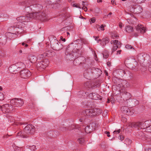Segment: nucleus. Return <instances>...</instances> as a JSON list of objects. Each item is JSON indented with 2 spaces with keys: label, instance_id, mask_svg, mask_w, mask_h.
Segmentation results:
<instances>
[{
  "label": "nucleus",
  "instance_id": "7",
  "mask_svg": "<svg viewBox=\"0 0 151 151\" xmlns=\"http://www.w3.org/2000/svg\"><path fill=\"white\" fill-rule=\"evenodd\" d=\"M0 109L2 112L6 114L11 112L14 109L11 104H5L2 106H0Z\"/></svg>",
  "mask_w": 151,
  "mask_h": 151
},
{
  "label": "nucleus",
  "instance_id": "39",
  "mask_svg": "<svg viewBox=\"0 0 151 151\" xmlns=\"http://www.w3.org/2000/svg\"><path fill=\"white\" fill-rule=\"evenodd\" d=\"M89 21L91 24V23H94L96 21V18L95 17H93L89 20Z\"/></svg>",
  "mask_w": 151,
  "mask_h": 151
},
{
  "label": "nucleus",
  "instance_id": "4",
  "mask_svg": "<svg viewBox=\"0 0 151 151\" xmlns=\"http://www.w3.org/2000/svg\"><path fill=\"white\" fill-rule=\"evenodd\" d=\"M24 131L25 133L26 136L24 137L27 138L30 135L33 134L35 132V127L32 124H29L27 125L24 128Z\"/></svg>",
  "mask_w": 151,
  "mask_h": 151
},
{
  "label": "nucleus",
  "instance_id": "10",
  "mask_svg": "<svg viewBox=\"0 0 151 151\" xmlns=\"http://www.w3.org/2000/svg\"><path fill=\"white\" fill-rule=\"evenodd\" d=\"M86 61L85 58L82 56H80L74 59L73 62V64L76 65H78L80 64L84 63Z\"/></svg>",
  "mask_w": 151,
  "mask_h": 151
},
{
  "label": "nucleus",
  "instance_id": "63",
  "mask_svg": "<svg viewBox=\"0 0 151 151\" xmlns=\"http://www.w3.org/2000/svg\"><path fill=\"white\" fill-rule=\"evenodd\" d=\"M8 137V136L7 135H4L3 136V138H6V137Z\"/></svg>",
  "mask_w": 151,
  "mask_h": 151
},
{
  "label": "nucleus",
  "instance_id": "62",
  "mask_svg": "<svg viewBox=\"0 0 151 151\" xmlns=\"http://www.w3.org/2000/svg\"><path fill=\"white\" fill-rule=\"evenodd\" d=\"M102 2V0H98L97 2L98 3L101 2Z\"/></svg>",
  "mask_w": 151,
  "mask_h": 151
},
{
  "label": "nucleus",
  "instance_id": "34",
  "mask_svg": "<svg viewBox=\"0 0 151 151\" xmlns=\"http://www.w3.org/2000/svg\"><path fill=\"white\" fill-rule=\"evenodd\" d=\"M110 98L111 99V102L112 104H114L115 101V100L114 97L112 96H111Z\"/></svg>",
  "mask_w": 151,
  "mask_h": 151
},
{
  "label": "nucleus",
  "instance_id": "20",
  "mask_svg": "<svg viewBox=\"0 0 151 151\" xmlns=\"http://www.w3.org/2000/svg\"><path fill=\"white\" fill-rule=\"evenodd\" d=\"M34 0H30L25 2L24 6L26 8H28L29 9H31V7L33 6Z\"/></svg>",
  "mask_w": 151,
  "mask_h": 151
},
{
  "label": "nucleus",
  "instance_id": "13",
  "mask_svg": "<svg viewBox=\"0 0 151 151\" xmlns=\"http://www.w3.org/2000/svg\"><path fill=\"white\" fill-rule=\"evenodd\" d=\"M150 121L147 120L144 122H140L139 128L141 129H146V131L147 132V130L149 129L150 127H149V125L150 124Z\"/></svg>",
  "mask_w": 151,
  "mask_h": 151
},
{
  "label": "nucleus",
  "instance_id": "49",
  "mask_svg": "<svg viewBox=\"0 0 151 151\" xmlns=\"http://www.w3.org/2000/svg\"><path fill=\"white\" fill-rule=\"evenodd\" d=\"M60 39L63 42H65V38H63L62 36L60 37Z\"/></svg>",
  "mask_w": 151,
  "mask_h": 151
},
{
  "label": "nucleus",
  "instance_id": "58",
  "mask_svg": "<svg viewBox=\"0 0 151 151\" xmlns=\"http://www.w3.org/2000/svg\"><path fill=\"white\" fill-rule=\"evenodd\" d=\"M28 46V45L26 44V43L25 42V48L27 47Z\"/></svg>",
  "mask_w": 151,
  "mask_h": 151
},
{
  "label": "nucleus",
  "instance_id": "28",
  "mask_svg": "<svg viewBox=\"0 0 151 151\" xmlns=\"http://www.w3.org/2000/svg\"><path fill=\"white\" fill-rule=\"evenodd\" d=\"M103 57L104 58H107L109 56L108 52L107 50H104L103 53Z\"/></svg>",
  "mask_w": 151,
  "mask_h": 151
},
{
  "label": "nucleus",
  "instance_id": "3",
  "mask_svg": "<svg viewBox=\"0 0 151 151\" xmlns=\"http://www.w3.org/2000/svg\"><path fill=\"white\" fill-rule=\"evenodd\" d=\"M24 102L22 99L20 98H15L12 99L10 101V103L14 109L16 108L20 107L24 104Z\"/></svg>",
  "mask_w": 151,
  "mask_h": 151
},
{
  "label": "nucleus",
  "instance_id": "40",
  "mask_svg": "<svg viewBox=\"0 0 151 151\" xmlns=\"http://www.w3.org/2000/svg\"><path fill=\"white\" fill-rule=\"evenodd\" d=\"M4 99V96L3 94L0 93V101H2Z\"/></svg>",
  "mask_w": 151,
  "mask_h": 151
},
{
  "label": "nucleus",
  "instance_id": "26",
  "mask_svg": "<svg viewBox=\"0 0 151 151\" xmlns=\"http://www.w3.org/2000/svg\"><path fill=\"white\" fill-rule=\"evenodd\" d=\"M78 141L80 144L83 145L84 143L85 140L84 138L80 137L78 139Z\"/></svg>",
  "mask_w": 151,
  "mask_h": 151
},
{
  "label": "nucleus",
  "instance_id": "48",
  "mask_svg": "<svg viewBox=\"0 0 151 151\" xmlns=\"http://www.w3.org/2000/svg\"><path fill=\"white\" fill-rule=\"evenodd\" d=\"M149 127H150V128H149V129L147 130V132H151V125H149Z\"/></svg>",
  "mask_w": 151,
  "mask_h": 151
},
{
  "label": "nucleus",
  "instance_id": "16",
  "mask_svg": "<svg viewBox=\"0 0 151 151\" xmlns=\"http://www.w3.org/2000/svg\"><path fill=\"white\" fill-rule=\"evenodd\" d=\"M9 70L13 74H16L20 70L18 68V66L16 64H14L11 65L9 68Z\"/></svg>",
  "mask_w": 151,
  "mask_h": 151
},
{
  "label": "nucleus",
  "instance_id": "64",
  "mask_svg": "<svg viewBox=\"0 0 151 151\" xmlns=\"http://www.w3.org/2000/svg\"><path fill=\"white\" fill-rule=\"evenodd\" d=\"M147 150V151H151V148H148Z\"/></svg>",
  "mask_w": 151,
  "mask_h": 151
},
{
  "label": "nucleus",
  "instance_id": "14",
  "mask_svg": "<svg viewBox=\"0 0 151 151\" xmlns=\"http://www.w3.org/2000/svg\"><path fill=\"white\" fill-rule=\"evenodd\" d=\"M55 55V53L51 50H48L46 51L42 55H40V58H43L44 56H47L48 57H51L54 56Z\"/></svg>",
  "mask_w": 151,
  "mask_h": 151
},
{
  "label": "nucleus",
  "instance_id": "38",
  "mask_svg": "<svg viewBox=\"0 0 151 151\" xmlns=\"http://www.w3.org/2000/svg\"><path fill=\"white\" fill-rule=\"evenodd\" d=\"M111 38L113 39H118L119 37V36L118 35H116V34H113L111 36Z\"/></svg>",
  "mask_w": 151,
  "mask_h": 151
},
{
  "label": "nucleus",
  "instance_id": "18",
  "mask_svg": "<svg viewBox=\"0 0 151 151\" xmlns=\"http://www.w3.org/2000/svg\"><path fill=\"white\" fill-rule=\"evenodd\" d=\"M121 98H123L124 101H127L131 97V95L129 93L124 92L121 93Z\"/></svg>",
  "mask_w": 151,
  "mask_h": 151
},
{
  "label": "nucleus",
  "instance_id": "41",
  "mask_svg": "<svg viewBox=\"0 0 151 151\" xmlns=\"http://www.w3.org/2000/svg\"><path fill=\"white\" fill-rule=\"evenodd\" d=\"M60 130L62 131H65L67 130L68 129L65 127H63L60 128Z\"/></svg>",
  "mask_w": 151,
  "mask_h": 151
},
{
  "label": "nucleus",
  "instance_id": "47",
  "mask_svg": "<svg viewBox=\"0 0 151 151\" xmlns=\"http://www.w3.org/2000/svg\"><path fill=\"white\" fill-rule=\"evenodd\" d=\"M82 9H83L86 12L87 10V7L83 6L82 7Z\"/></svg>",
  "mask_w": 151,
  "mask_h": 151
},
{
  "label": "nucleus",
  "instance_id": "30",
  "mask_svg": "<svg viewBox=\"0 0 151 151\" xmlns=\"http://www.w3.org/2000/svg\"><path fill=\"white\" fill-rule=\"evenodd\" d=\"M85 130L86 133H88L91 131V129L90 128L89 125H88L86 127Z\"/></svg>",
  "mask_w": 151,
  "mask_h": 151
},
{
  "label": "nucleus",
  "instance_id": "50",
  "mask_svg": "<svg viewBox=\"0 0 151 151\" xmlns=\"http://www.w3.org/2000/svg\"><path fill=\"white\" fill-rule=\"evenodd\" d=\"M119 70L121 72H123L124 73V74H126V72L125 70Z\"/></svg>",
  "mask_w": 151,
  "mask_h": 151
},
{
  "label": "nucleus",
  "instance_id": "29",
  "mask_svg": "<svg viewBox=\"0 0 151 151\" xmlns=\"http://www.w3.org/2000/svg\"><path fill=\"white\" fill-rule=\"evenodd\" d=\"M16 65L17 66H18V68L19 69L20 68L24 67V63L20 62L17 63Z\"/></svg>",
  "mask_w": 151,
  "mask_h": 151
},
{
  "label": "nucleus",
  "instance_id": "24",
  "mask_svg": "<svg viewBox=\"0 0 151 151\" xmlns=\"http://www.w3.org/2000/svg\"><path fill=\"white\" fill-rule=\"evenodd\" d=\"M125 30L127 32L131 33L134 31V29L133 27L130 25H127L125 27Z\"/></svg>",
  "mask_w": 151,
  "mask_h": 151
},
{
  "label": "nucleus",
  "instance_id": "1",
  "mask_svg": "<svg viewBox=\"0 0 151 151\" xmlns=\"http://www.w3.org/2000/svg\"><path fill=\"white\" fill-rule=\"evenodd\" d=\"M31 18L39 19L43 22H45L48 20L46 14L44 12H39L27 14L25 16H22L18 17L16 18V20L19 22L17 23L16 27L18 28H21V30L16 32L14 34L10 32L8 33V35L11 38H14L17 37V34L22 32L24 29L23 28L25 27V24L23 22H29Z\"/></svg>",
  "mask_w": 151,
  "mask_h": 151
},
{
  "label": "nucleus",
  "instance_id": "59",
  "mask_svg": "<svg viewBox=\"0 0 151 151\" xmlns=\"http://www.w3.org/2000/svg\"><path fill=\"white\" fill-rule=\"evenodd\" d=\"M134 102H137V104H138V101H137V100H136V99H134Z\"/></svg>",
  "mask_w": 151,
  "mask_h": 151
},
{
  "label": "nucleus",
  "instance_id": "33",
  "mask_svg": "<svg viewBox=\"0 0 151 151\" xmlns=\"http://www.w3.org/2000/svg\"><path fill=\"white\" fill-rule=\"evenodd\" d=\"M17 136H21L22 137L24 138V137H25L26 136V134L25 133H24V134H22V132L21 131H19L17 133Z\"/></svg>",
  "mask_w": 151,
  "mask_h": 151
},
{
  "label": "nucleus",
  "instance_id": "46",
  "mask_svg": "<svg viewBox=\"0 0 151 151\" xmlns=\"http://www.w3.org/2000/svg\"><path fill=\"white\" fill-rule=\"evenodd\" d=\"M119 27L121 29H122V27L123 24H122V23L121 22H119Z\"/></svg>",
  "mask_w": 151,
  "mask_h": 151
},
{
  "label": "nucleus",
  "instance_id": "32",
  "mask_svg": "<svg viewBox=\"0 0 151 151\" xmlns=\"http://www.w3.org/2000/svg\"><path fill=\"white\" fill-rule=\"evenodd\" d=\"M96 70L97 72L96 73L97 74L98 76H100L102 73V71L101 70L97 68L96 69Z\"/></svg>",
  "mask_w": 151,
  "mask_h": 151
},
{
  "label": "nucleus",
  "instance_id": "51",
  "mask_svg": "<svg viewBox=\"0 0 151 151\" xmlns=\"http://www.w3.org/2000/svg\"><path fill=\"white\" fill-rule=\"evenodd\" d=\"M111 102V99L110 97L108 98L107 99V101L106 102L108 103H109Z\"/></svg>",
  "mask_w": 151,
  "mask_h": 151
},
{
  "label": "nucleus",
  "instance_id": "53",
  "mask_svg": "<svg viewBox=\"0 0 151 151\" xmlns=\"http://www.w3.org/2000/svg\"><path fill=\"white\" fill-rule=\"evenodd\" d=\"M104 72H105V75L106 76H109V74L107 71H106V70H105L104 71Z\"/></svg>",
  "mask_w": 151,
  "mask_h": 151
},
{
  "label": "nucleus",
  "instance_id": "2",
  "mask_svg": "<svg viewBox=\"0 0 151 151\" xmlns=\"http://www.w3.org/2000/svg\"><path fill=\"white\" fill-rule=\"evenodd\" d=\"M85 113L87 116L94 117L100 114L102 112V110L99 109L93 108L87 109L85 110Z\"/></svg>",
  "mask_w": 151,
  "mask_h": 151
},
{
  "label": "nucleus",
  "instance_id": "44",
  "mask_svg": "<svg viewBox=\"0 0 151 151\" xmlns=\"http://www.w3.org/2000/svg\"><path fill=\"white\" fill-rule=\"evenodd\" d=\"M121 130L120 129H118L116 131H115L114 132V133L116 134H118L120 132Z\"/></svg>",
  "mask_w": 151,
  "mask_h": 151
},
{
  "label": "nucleus",
  "instance_id": "8",
  "mask_svg": "<svg viewBox=\"0 0 151 151\" xmlns=\"http://www.w3.org/2000/svg\"><path fill=\"white\" fill-rule=\"evenodd\" d=\"M121 110L122 112L124 114L129 115H133L134 112V110L132 108H129L127 106L121 107Z\"/></svg>",
  "mask_w": 151,
  "mask_h": 151
},
{
  "label": "nucleus",
  "instance_id": "11",
  "mask_svg": "<svg viewBox=\"0 0 151 151\" xmlns=\"http://www.w3.org/2000/svg\"><path fill=\"white\" fill-rule=\"evenodd\" d=\"M31 73L29 71L26 69L20 71V76L22 78L26 79L29 77L31 75Z\"/></svg>",
  "mask_w": 151,
  "mask_h": 151
},
{
  "label": "nucleus",
  "instance_id": "5",
  "mask_svg": "<svg viewBox=\"0 0 151 151\" xmlns=\"http://www.w3.org/2000/svg\"><path fill=\"white\" fill-rule=\"evenodd\" d=\"M48 61L46 59H44L40 61H39L37 64V70L39 71H42L45 69L47 66Z\"/></svg>",
  "mask_w": 151,
  "mask_h": 151
},
{
  "label": "nucleus",
  "instance_id": "9",
  "mask_svg": "<svg viewBox=\"0 0 151 151\" xmlns=\"http://www.w3.org/2000/svg\"><path fill=\"white\" fill-rule=\"evenodd\" d=\"M111 44L113 45V47L111 49V54L115 51L119 47L121 46V43L119 42L118 40H111L110 42Z\"/></svg>",
  "mask_w": 151,
  "mask_h": 151
},
{
  "label": "nucleus",
  "instance_id": "17",
  "mask_svg": "<svg viewBox=\"0 0 151 151\" xmlns=\"http://www.w3.org/2000/svg\"><path fill=\"white\" fill-rule=\"evenodd\" d=\"M136 30L137 31H139L142 34L145 33L147 30L146 27L141 24H138L136 27Z\"/></svg>",
  "mask_w": 151,
  "mask_h": 151
},
{
  "label": "nucleus",
  "instance_id": "36",
  "mask_svg": "<svg viewBox=\"0 0 151 151\" xmlns=\"http://www.w3.org/2000/svg\"><path fill=\"white\" fill-rule=\"evenodd\" d=\"M130 59L129 58H127L125 59L124 61V64L125 65H126V64H129L130 63Z\"/></svg>",
  "mask_w": 151,
  "mask_h": 151
},
{
  "label": "nucleus",
  "instance_id": "42",
  "mask_svg": "<svg viewBox=\"0 0 151 151\" xmlns=\"http://www.w3.org/2000/svg\"><path fill=\"white\" fill-rule=\"evenodd\" d=\"M119 138L121 141H122L124 139V137L123 135H120L119 137Z\"/></svg>",
  "mask_w": 151,
  "mask_h": 151
},
{
  "label": "nucleus",
  "instance_id": "31",
  "mask_svg": "<svg viewBox=\"0 0 151 151\" xmlns=\"http://www.w3.org/2000/svg\"><path fill=\"white\" fill-rule=\"evenodd\" d=\"M92 95H93V97L92 98L93 99L97 100V99L99 96V95L98 94H96L95 93H92Z\"/></svg>",
  "mask_w": 151,
  "mask_h": 151
},
{
  "label": "nucleus",
  "instance_id": "43",
  "mask_svg": "<svg viewBox=\"0 0 151 151\" xmlns=\"http://www.w3.org/2000/svg\"><path fill=\"white\" fill-rule=\"evenodd\" d=\"M73 6L76 7L77 8H81V7H80L79 6L78 4H73Z\"/></svg>",
  "mask_w": 151,
  "mask_h": 151
},
{
  "label": "nucleus",
  "instance_id": "55",
  "mask_svg": "<svg viewBox=\"0 0 151 151\" xmlns=\"http://www.w3.org/2000/svg\"><path fill=\"white\" fill-rule=\"evenodd\" d=\"M106 133L107 134V136L108 137H110V135H109L110 132H106Z\"/></svg>",
  "mask_w": 151,
  "mask_h": 151
},
{
  "label": "nucleus",
  "instance_id": "54",
  "mask_svg": "<svg viewBox=\"0 0 151 151\" xmlns=\"http://www.w3.org/2000/svg\"><path fill=\"white\" fill-rule=\"evenodd\" d=\"M122 50H119L118 51H117V54H121V52Z\"/></svg>",
  "mask_w": 151,
  "mask_h": 151
},
{
  "label": "nucleus",
  "instance_id": "21",
  "mask_svg": "<svg viewBox=\"0 0 151 151\" xmlns=\"http://www.w3.org/2000/svg\"><path fill=\"white\" fill-rule=\"evenodd\" d=\"M140 124V122H133L129 124V126L132 128H137L138 129H139V128Z\"/></svg>",
  "mask_w": 151,
  "mask_h": 151
},
{
  "label": "nucleus",
  "instance_id": "45",
  "mask_svg": "<svg viewBox=\"0 0 151 151\" xmlns=\"http://www.w3.org/2000/svg\"><path fill=\"white\" fill-rule=\"evenodd\" d=\"M111 62L110 61H108L107 63V65L108 67H110L111 65Z\"/></svg>",
  "mask_w": 151,
  "mask_h": 151
},
{
  "label": "nucleus",
  "instance_id": "25",
  "mask_svg": "<svg viewBox=\"0 0 151 151\" xmlns=\"http://www.w3.org/2000/svg\"><path fill=\"white\" fill-rule=\"evenodd\" d=\"M95 26L98 31H104L105 30L104 27H106V25L105 24H102L100 26L98 24H96Z\"/></svg>",
  "mask_w": 151,
  "mask_h": 151
},
{
  "label": "nucleus",
  "instance_id": "19",
  "mask_svg": "<svg viewBox=\"0 0 151 151\" xmlns=\"http://www.w3.org/2000/svg\"><path fill=\"white\" fill-rule=\"evenodd\" d=\"M27 58L32 63H34L37 60L36 57L32 54L29 55Z\"/></svg>",
  "mask_w": 151,
  "mask_h": 151
},
{
  "label": "nucleus",
  "instance_id": "12",
  "mask_svg": "<svg viewBox=\"0 0 151 151\" xmlns=\"http://www.w3.org/2000/svg\"><path fill=\"white\" fill-rule=\"evenodd\" d=\"M82 52L80 49H76L73 51V52L70 55L72 56L73 59H75L80 57L82 55Z\"/></svg>",
  "mask_w": 151,
  "mask_h": 151
},
{
  "label": "nucleus",
  "instance_id": "60",
  "mask_svg": "<svg viewBox=\"0 0 151 151\" xmlns=\"http://www.w3.org/2000/svg\"><path fill=\"white\" fill-rule=\"evenodd\" d=\"M25 42H23L22 43V45H25Z\"/></svg>",
  "mask_w": 151,
  "mask_h": 151
},
{
  "label": "nucleus",
  "instance_id": "27",
  "mask_svg": "<svg viewBox=\"0 0 151 151\" xmlns=\"http://www.w3.org/2000/svg\"><path fill=\"white\" fill-rule=\"evenodd\" d=\"M26 147L27 148H30L31 151H35L37 149L36 146L35 145L32 146L27 145Z\"/></svg>",
  "mask_w": 151,
  "mask_h": 151
},
{
  "label": "nucleus",
  "instance_id": "56",
  "mask_svg": "<svg viewBox=\"0 0 151 151\" xmlns=\"http://www.w3.org/2000/svg\"><path fill=\"white\" fill-rule=\"evenodd\" d=\"M135 37H137L138 36V34L137 33H135L134 34V35Z\"/></svg>",
  "mask_w": 151,
  "mask_h": 151
},
{
  "label": "nucleus",
  "instance_id": "22",
  "mask_svg": "<svg viewBox=\"0 0 151 151\" xmlns=\"http://www.w3.org/2000/svg\"><path fill=\"white\" fill-rule=\"evenodd\" d=\"M142 9L139 5H137L134 8V12L136 14H139L142 12Z\"/></svg>",
  "mask_w": 151,
  "mask_h": 151
},
{
  "label": "nucleus",
  "instance_id": "35",
  "mask_svg": "<svg viewBox=\"0 0 151 151\" xmlns=\"http://www.w3.org/2000/svg\"><path fill=\"white\" fill-rule=\"evenodd\" d=\"M125 47L128 49H134L133 47L131 45L129 44L126 45Z\"/></svg>",
  "mask_w": 151,
  "mask_h": 151
},
{
  "label": "nucleus",
  "instance_id": "52",
  "mask_svg": "<svg viewBox=\"0 0 151 151\" xmlns=\"http://www.w3.org/2000/svg\"><path fill=\"white\" fill-rule=\"evenodd\" d=\"M93 37L95 39V40L97 41L98 40L97 39L99 38V36H93Z\"/></svg>",
  "mask_w": 151,
  "mask_h": 151
},
{
  "label": "nucleus",
  "instance_id": "57",
  "mask_svg": "<svg viewBox=\"0 0 151 151\" xmlns=\"http://www.w3.org/2000/svg\"><path fill=\"white\" fill-rule=\"evenodd\" d=\"M21 151H23L24 150V149L22 147L19 148V149Z\"/></svg>",
  "mask_w": 151,
  "mask_h": 151
},
{
  "label": "nucleus",
  "instance_id": "61",
  "mask_svg": "<svg viewBox=\"0 0 151 151\" xmlns=\"http://www.w3.org/2000/svg\"><path fill=\"white\" fill-rule=\"evenodd\" d=\"M99 41H101V39H99L98 40H97V42L98 43H99Z\"/></svg>",
  "mask_w": 151,
  "mask_h": 151
},
{
  "label": "nucleus",
  "instance_id": "6",
  "mask_svg": "<svg viewBox=\"0 0 151 151\" xmlns=\"http://www.w3.org/2000/svg\"><path fill=\"white\" fill-rule=\"evenodd\" d=\"M51 46L54 50L56 51L60 50L63 47V45L56 40H54L51 42Z\"/></svg>",
  "mask_w": 151,
  "mask_h": 151
},
{
  "label": "nucleus",
  "instance_id": "37",
  "mask_svg": "<svg viewBox=\"0 0 151 151\" xmlns=\"http://www.w3.org/2000/svg\"><path fill=\"white\" fill-rule=\"evenodd\" d=\"M0 55L2 57H5L6 55L5 52L4 51L0 52Z\"/></svg>",
  "mask_w": 151,
  "mask_h": 151
},
{
  "label": "nucleus",
  "instance_id": "23",
  "mask_svg": "<svg viewBox=\"0 0 151 151\" xmlns=\"http://www.w3.org/2000/svg\"><path fill=\"white\" fill-rule=\"evenodd\" d=\"M109 41V39L107 37H106L103 38L101 40V45L103 46H105Z\"/></svg>",
  "mask_w": 151,
  "mask_h": 151
},
{
  "label": "nucleus",
  "instance_id": "15",
  "mask_svg": "<svg viewBox=\"0 0 151 151\" xmlns=\"http://www.w3.org/2000/svg\"><path fill=\"white\" fill-rule=\"evenodd\" d=\"M31 9H33L35 10H39L42 9L43 8L42 6L39 3L35 1L34 0L33 6L31 7Z\"/></svg>",
  "mask_w": 151,
  "mask_h": 151
}]
</instances>
